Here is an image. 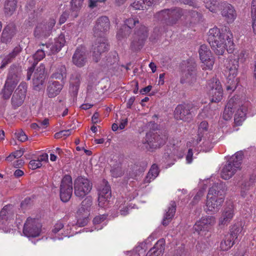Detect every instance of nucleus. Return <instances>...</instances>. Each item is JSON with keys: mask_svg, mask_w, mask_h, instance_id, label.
Masks as SVG:
<instances>
[{"mask_svg": "<svg viewBox=\"0 0 256 256\" xmlns=\"http://www.w3.org/2000/svg\"><path fill=\"white\" fill-rule=\"evenodd\" d=\"M46 74L45 68L43 65L38 67L34 72L32 79L33 86L34 90H38L44 83Z\"/></svg>", "mask_w": 256, "mask_h": 256, "instance_id": "nucleus-19", "label": "nucleus"}, {"mask_svg": "<svg viewBox=\"0 0 256 256\" xmlns=\"http://www.w3.org/2000/svg\"><path fill=\"white\" fill-rule=\"evenodd\" d=\"M225 190L226 186L223 182H217L210 188L208 194H212L213 198H220L224 201Z\"/></svg>", "mask_w": 256, "mask_h": 256, "instance_id": "nucleus-24", "label": "nucleus"}, {"mask_svg": "<svg viewBox=\"0 0 256 256\" xmlns=\"http://www.w3.org/2000/svg\"><path fill=\"white\" fill-rule=\"evenodd\" d=\"M27 91V84L26 82H21L14 92L12 98L11 102L12 107L16 109L20 106L24 102Z\"/></svg>", "mask_w": 256, "mask_h": 256, "instance_id": "nucleus-14", "label": "nucleus"}, {"mask_svg": "<svg viewBox=\"0 0 256 256\" xmlns=\"http://www.w3.org/2000/svg\"><path fill=\"white\" fill-rule=\"evenodd\" d=\"M66 42L64 34H60L58 38L54 39L53 44H46V48H50L52 54H56L59 52Z\"/></svg>", "mask_w": 256, "mask_h": 256, "instance_id": "nucleus-26", "label": "nucleus"}, {"mask_svg": "<svg viewBox=\"0 0 256 256\" xmlns=\"http://www.w3.org/2000/svg\"><path fill=\"white\" fill-rule=\"evenodd\" d=\"M208 93L211 98V102H220L222 98L223 90L222 89H212L208 90Z\"/></svg>", "mask_w": 256, "mask_h": 256, "instance_id": "nucleus-37", "label": "nucleus"}, {"mask_svg": "<svg viewBox=\"0 0 256 256\" xmlns=\"http://www.w3.org/2000/svg\"><path fill=\"white\" fill-rule=\"evenodd\" d=\"M212 195V194H208L206 207L209 212H216L220 210L224 201L220 198L217 199L213 198Z\"/></svg>", "mask_w": 256, "mask_h": 256, "instance_id": "nucleus-25", "label": "nucleus"}, {"mask_svg": "<svg viewBox=\"0 0 256 256\" xmlns=\"http://www.w3.org/2000/svg\"><path fill=\"white\" fill-rule=\"evenodd\" d=\"M159 170L156 164H153L148 172V176L152 174V178H156L159 174Z\"/></svg>", "mask_w": 256, "mask_h": 256, "instance_id": "nucleus-56", "label": "nucleus"}, {"mask_svg": "<svg viewBox=\"0 0 256 256\" xmlns=\"http://www.w3.org/2000/svg\"><path fill=\"white\" fill-rule=\"evenodd\" d=\"M242 226L241 224L236 223L232 226L230 230V233H228L227 234L230 235L231 238H233L234 240L238 238V236L242 232Z\"/></svg>", "mask_w": 256, "mask_h": 256, "instance_id": "nucleus-40", "label": "nucleus"}, {"mask_svg": "<svg viewBox=\"0 0 256 256\" xmlns=\"http://www.w3.org/2000/svg\"><path fill=\"white\" fill-rule=\"evenodd\" d=\"M194 106L191 104H178L174 111V116L177 120H182L184 122H190L194 116Z\"/></svg>", "mask_w": 256, "mask_h": 256, "instance_id": "nucleus-7", "label": "nucleus"}, {"mask_svg": "<svg viewBox=\"0 0 256 256\" xmlns=\"http://www.w3.org/2000/svg\"><path fill=\"white\" fill-rule=\"evenodd\" d=\"M42 164L38 160H32L29 162V168L32 170H36L42 166Z\"/></svg>", "mask_w": 256, "mask_h": 256, "instance_id": "nucleus-60", "label": "nucleus"}, {"mask_svg": "<svg viewBox=\"0 0 256 256\" xmlns=\"http://www.w3.org/2000/svg\"><path fill=\"white\" fill-rule=\"evenodd\" d=\"M110 198H107L106 196L98 195V202L99 206L106 208L108 207L109 199Z\"/></svg>", "mask_w": 256, "mask_h": 256, "instance_id": "nucleus-48", "label": "nucleus"}, {"mask_svg": "<svg viewBox=\"0 0 256 256\" xmlns=\"http://www.w3.org/2000/svg\"><path fill=\"white\" fill-rule=\"evenodd\" d=\"M110 22L107 16H101L97 18L93 28V34L96 38H105L104 36L108 32Z\"/></svg>", "mask_w": 256, "mask_h": 256, "instance_id": "nucleus-9", "label": "nucleus"}, {"mask_svg": "<svg viewBox=\"0 0 256 256\" xmlns=\"http://www.w3.org/2000/svg\"><path fill=\"white\" fill-rule=\"evenodd\" d=\"M176 202L174 201H171L162 221V224L164 226H167L174 217L176 211Z\"/></svg>", "mask_w": 256, "mask_h": 256, "instance_id": "nucleus-32", "label": "nucleus"}, {"mask_svg": "<svg viewBox=\"0 0 256 256\" xmlns=\"http://www.w3.org/2000/svg\"><path fill=\"white\" fill-rule=\"evenodd\" d=\"M188 13L194 22H199L202 20V16L200 12L196 10H191L189 11Z\"/></svg>", "mask_w": 256, "mask_h": 256, "instance_id": "nucleus-49", "label": "nucleus"}, {"mask_svg": "<svg viewBox=\"0 0 256 256\" xmlns=\"http://www.w3.org/2000/svg\"><path fill=\"white\" fill-rule=\"evenodd\" d=\"M256 176L250 175L248 178L242 179L238 184L240 189V195L244 198L248 194L249 190L254 186Z\"/></svg>", "mask_w": 256, "mask_h": 256, "instance_id": "nucleus-21", "label": "nucleus"}, {"mask_svg": "<svg viewBox=\"0 0 256 256\" xmlns=\"http://www.w3.org/2000/svg\"><path fill=\"white\" fill-rule=\"evenodd\" d=\"M50 70L52 72L54 71L50 76V80H60V82L64 83L67 76L65 66L58 64H53L51 66Z\"/></svg>", "mask_w": 256, "mask_h": 256, "instance_id": "nucleus-17", "label": "nucleus"}, {"mask_svg": "<svg viewBox=\"0 0 256 256\" xmlns=\"http://www.w3.org/2000/svg\"><path fill=\"white\" fill-rule=\"evenodd\" d=\"M183 10L176 7L172 8L164 9L156 14L158 18L168 26L176 24L183 16Z\"/></svg>", "mask_w": 256, "mask_h": 256, "instance_id": "nucleus-4", "label": "nucleus"}, {"mask_svg": "<svg viewBox=\"0 0 256 256\" xmlns=\"http://www.w3.org/2000/svg\"><path fill=\"white\" fill-rule=\"evenodd\" d=\"M110 173L112 177L117 178L122 176L124 174V172L121 166H118L111 168Z\"/></svg>", "mask_w": 256, "mask_h": 256, "instance_id": "nucleus-47", "label": "nucleus"}, {"mask_svg": "<svg viewBox=\"0 0 256 256\" xmlns=\"http://www.w3.org/2000/svg\"><path fill=\"white\" fill-rule=\"evenodd\" d=\"M16 0H6L4 4V14L12 16L16 8Z\"/></svg>", "mask_w": 256, "mask_h": 256, "instance_id": "nucleus-36", "label": "nucleus"}, {"mask_svg": "<svg viewBox=\"0 0 256 256\" xmlns=\"http://www.w3.org/2000/svg\"><path fill=\"white\" fill-rule=\"evenodd\" d=\"M24 150H18L16 152H12L11 154H10L6 158V160H12V158H20L24 154Z\"/></svg>", "mask_w": 256, "mask_h": 256, "instance_id": "nucleus-58", "label": "nucleus"}, {"mask_svg": "<svg viewBox=\"0 0 256 256\" xmlns=\"http://www.w3.org/2000/svg\"><path fill=\"white\" fill-rule=\"evenodd\" d=\"M74 193L76 196L82 198L92 188V184L84 176H78L74 181Z\"/></svg>", "mask_w": 256, "mask_h": 256, "instance_id": "nucleus-6", "label": "nucleus"}, {"mask_svg": "<svg viewBox=\"0 0 256 256\" xmlns=\"http://www.w3.org/2000/svg\"><path fill=\"white\" fill-rule=\"evenodd\" d=\"M108 50L107 40L105 38H97L92 48V60L96 62H98L102 54Z\"/></svg>", "mask_w": 256, "mask_h": 256, "instance_id": "nucleus-8", "label": "nucleus"}, {"mask_svg": "<svg viewBox=\"0 0 256 256\" xmlns=\"http://www.w3.org/2000/svg\"><path fill=\"white\" fill-rule=\"evenodd\" d=\"M208 42L212 50L218 56L223 55L226 49L228 53L232 52V35L226 29L225 31H220L217 28H210L208 32Z\"/></svg>", "mask_w": 256, "mask_h": 256, "instance_id": "nucleus-1", "label": "nucleus"}, {"mask_svg": "<svg viewBox=\"0 0 256 256\" xmlns=\"http://www.w3.org/2000/svg\"><path fill=\"white\" fill-rule=\"evenodd\" d=\"M107 217V215L102 214L96 216L93 220V222L94 224H99L104 222Z\"/></svg>", "mask_w": 256, "mask_h": 256, "instance_id": "nucleus-63", "label": "nucleus"}, {"mask_svg": "<svg viewBox=\"0 0 256 256\" xmlns=\"http://www.w3.org/2000/svg\"><path fill=\"white\" fill-rule=\"evenodd\" d=\"M17 32L16 26L14 22L8 24L4 28L0 38V42L10 43Z\"/></svg>", "mask_w": 256, "mask_h": 256, "instance_id": "nucleus-18", "label": "nucleus"}, {"mask_svg": "<svg viewBox=\"0 0 256 256\" xmlns=\"http://www.w3.org/2000/svg\"><path fill=\"white\" fill-rule=\"evenodd\" d=\"M84 0H72L70 4V17L72 18H76L82 10Z\"/></svg>", "mask_w": 256, "mask_h": 256, "instance_id": "nucleus-34", "label": "nucleus"}, {"mask_svg": "<svg viewBox=\"0 0 256 256\" xmlns=\"http://www.w3.org/2000/svg\"><path fill=\"white\" fill-rule=\"evenodd\" d=\"M56 22L54 19L50 18L46 22L38 24L34 29V36L40 39L47 38L50 35Z\"/></svg>", "mask_w": 256, "mask_h": 256, "instance_id": "nucleus-12", "label": "nucleus"}, {"mask_svg": "<svg viewBox=\"0 0 256 256\" xmlns=\"http://www.w3.org/2000/svg\"><path fill=\"white\" fill-rule=\"evenodd\" d=\"M42 226L38 220L28 217L24 226L23 232L28 237L35 238L40 235Z\"/></svg>", "mask_w": 256, "mask_h": 256, "instance_id": "nucleus-10", "label": "nucleus"}, {"mask_svg": "<svg viewBox=\"0 0 256 256\" xmlns=\"http://www.w3.org/2000/svg\"><path fill=\"white\" fill-rule=\"evenodd\" d=\"M45 56L46 54L44 50H38L33 55L35 65L37 64L38 62L42 60L45 57Z\"/></svg>", "mask_w": 256, "mask_h": 256, "instance_id": "nucleus-50", "label": "nucleus"}, {"mask_svg": "<svg viewBox=\"0 0 256 256\" xmlns=\"http://www.w3.org/2000/svg\"><path fill=\"white\" fill-rule=\"evenodd\" d=\"M72 193V182L70 176L65 175L61 180L60 190V200L64 202H68Z\"/></svg>", "mask_w": 256, "mask_h": 256, "instance_id": "nucleus-11", "label": "nucleus"}, {"mask_svg": "<svg viewBox=\"0 0 256 256\" xmlns=\"http://www.w3.org/2000/svg\"><path fill=\"white\" fill-rule=\"evenodd\" d=\"M205 6L212 12H215L218 4L217 0H204Z\"/></svg>", "mask_w": 256, "mask_h": 256, "instance_id": "nucleus-45", "label": "nucleus"}, {"mask_svg": "<svg viewBox=\"0 0 256 256\" xmlns=\"http://www.w3.org/2000/svg\"><path fill=\"white\" fill-rule=\"evenodd\" d=\"M81 80V74L78 72H74L71 75L70 78V88L76 94L78 92Z\"/></svg>", "mask_w": 256, "mask_h": 256, "instance_id": "nucleus-35", "label": "nucleus"}, {"mask_svg": "<svg viewBox=\"0 0 256 256\" xmlns=\"http://www.w3.org/2000/svg\"><path fill=\"white\" fill-rule=\"evenodd\" d=\"M234 240L231 238L230 235L226 234L222 240L220 244V248L222 250H228L234 244Z\"/></svg>", "mask_w": 256, "mask_h": 256, "instance_id": "nucleus-38", "label": "nucleus"}, {"mask_svg": "<svg viewBox=\"0 0 256 256\" xmlns=\"http://www.w3.org/2000/svg\"><path fill=\"white\" fill-rule=\"evenodd\" d=\"M12 205L5 206L0 212V224L8 225L10 220L14 216V213L11 210Z\"/></svg>", "mask_w": 256, "mask_h": 256, "instance_id": "nucleus-27", "label": "nucleus"}, {"mask_svg": "<svg viewBox=\"0 0 256 256\" xmlns=\"http://www.w3.org/2000/svg\"><path fill=\"white\" fill-rule=\"evenodd\" d=\"M236 98L234 97L230 98L224 110L222 118L226 120H228L232 118L234 110L236 109L240 104H238Z\"/></svg>", "mask_w": 256, "mask_h": 256, "instance_id": "nucleus-23", "label": "nucleus"}, {"mask_svg": "<svg viewBox=\"0 0 256 256\" xmlns=\"http://www.w3.org/2000/svg\"><path fill=\"white\" fill-rule=\"evenodd\" d=\"M239 62L238 60H234L230 64L229 74L228 77L235 78L237 76L238 68L239 67Z\"/></svg>", "mask_w": 256, "mask_h": 256, "instance_id": "nucleus-41", "label": "nucleus"}, {"mask_svg": "<svg viewBox=\"0 0 256 256\" xmlns=\"http://www.w3.org/2000/svg\"><path fill=\"white\" fill-rule=\"evenodd\" d=\"M70 16V10H66L60 16L59 20V23L60 24H62L64 23L66 20L67 18Z\"/></svg>", "mask_w": 256, "mask_h": 256, "instance_id": "nucleus-61", "label": "nucleus"}, {"mask_svg": "<svg viewBox=\"0 0 256 256\" xmlns=\"http://www.w3.org/2000/svg\"><path fill=\"white\" fill-rule=\"evenodd\" d=\"M240 108L238 109L236 114L240 115L241 120H245L247 112V108L244 106H239Z\"/></svg>", "mask_w": 256, "mask_h": 256, "instance_id": "nucleus-55", "label": "nucleus"}, {"mask_svg": "<svg viewBox=\"0 0 256 256\" xmlns=\"http://www.w3.org/2000/svg\"><path fill=\"white\" fill-rule=\"evenodd\" d=\"M16 87V86L14 85L5 82L4 86L0 92L2 98L4 100H8Z\"/></svg>", "mask_w": 256, "mask_h": 256, "instance_id": "nucleus-39", "label": "nucleus"}, {"mask_svg": "<svg viewBox=\"0 0 256 256\" xmlns=\"http://www.w3.org/2000/svg\"><path fill=\"white\" fill-rule=\"evenodd\" d=\"M118 58L115 54H109L106 58V64L108 66L112 65L118 62Z\"/></svg>", "mask_w": 256, "mask_h": 256, "instance_id": "nucleus-59", "label": "nucleus"}, {"mask_svg": "<svg viewBox=\"0 0 256 256\" xmlns=\"http://www.w3.org/2000/svg\"><path fill=\"white\" fill-rule=\"evenodd\" d=\"M194 229L196 231L198 232H200L202 230H207L208 231V229L207 228V227L205 224H204V222L202 221V219L201 218L200 220L199 221H198L194 225Z\"/></svg>", "mask_w": 256, "mask_h": 256, "instance_id": "nucleus-51", "label": "nucleus"}, {"mask_svg": "<svg viewBox=\"0 0 256 256\" xmlns=\"http://www.w3.org/2000/svg\"><path fill=\"white\" fill-rule=\"evenodd\" d=\"M234 216V208L232 205H229L224 210L219 220V225H228Z\"/></svg>", "mask_w": 256, "mask_h": 256, "instance_id": "nucleus-29", "label": "nucleus"}, {"mask_svg": "<svg viewBox=\"0 0 256 256\" xmlns=\"http://www.w3.org/2000/svg\"><path fill=\"white\" fill-rule=\"evenodd\" d=\"M222 14L228 23L232 22L236 17V13L234 7L229 4H226L224 6Z\"/></svg>", "mask_w": 256, "mask_h": 256, "instance_id": "nucleus-30", "label": "nucleus"}, {"mask_svg": "<svg viewBox=\"0 0 256 256\" xmlns=\"http://www.w3.org/2000/svg\"><path fill=\"white\" fill-rule=\"evenodd\" d=\"M164 240L162 238L159 240L148 252L146 256H160L164 250Z\"/></svg>", "mask_w": 256, "mask_h": 256, "instance_id": "nucleus-33", "label": "nucleus"}, {"mask_svg": "<svg viewBox=\"0 0 256 256\" xmlns=\"http://www.w3.org/2000/svg\"><path fill=\"white\" fill-rule=\"evenodd\" d=\"M168 139L165 132H160L147 134L146 138L143 140L144 146L149 151L160 148L164 145Z\"/></svg>", "mask_w": 256, "mask_h": 256, "instance_id": "nucleus-5", "label": "nucleus"}, {"mask_svg": "<svg viewBox=\"0 0 256 256\" xmlns=\"http://www.w3.org/2000/svg\"><path fill=\"white\" fill-rule=\"evenodd\" d=\"M133 32L130 48L132 51L138 52L144 46L148 38L149 30L148 28L140 23L138 18V22L133 28Z\"/></svg>", "mask_w": 256, "mask_h": 256, "instance_id": "nucleus-2", "label": "nucleus"}, {"mask_svg": "<svg viewBox=\"0 0 256 256\" xmlns=\"http://www.w3.org/2000/svg\"><path fill=\"white\" fill-rule=\"evenodd\" d=\"M198 52L200 59L205 66L202 69L212 70L214 63V58L208 46L205 44L202 45Z\"/></svg>", "mask_w": 256, "mask_h": 256, "instance_id": "nucleus-15", "label": "nucleus"}, {"mask_svg": "<svg viewBox=\"0 0 256 256\" xmlns=\"http://www.w3.org/2000/svg\"><path fill=\"white\" fill-rule=\"evenodd\" d=\"M208 122L204 120L200 122L198 129V134L200 138V136H202V132L208 131Z\"/></svg>", "mask_w": 256, "mask_h": 256, "instance_id": "nucleus-53", "label": "nucleus"}, {"mask_svg": "<svg viewBox=\"0 0 256 256\" xmlns=\"http://www.w3.org/2000/svg\"><path fill=\"white\" fill-rule=\"evenodd\" d=\"M87 56L84 48H78L73 56L72 62L78 67L83 66L86 62Z\"/></svg>", "mask_w": 256, "mask_h": 256, "instance_id": "nucleus-22", "label": "nucleus"}, {"mask_svg": "<svg viewBox=\"0 0 256 256\" xmlns=\"http://www.w3.org/2000/svg\"><path fill=\"white\" fill-rule=\"evenodd\" d=\"M243 157L242 152H238L231 156L222 168L221 176L224 180H229L240 168Z\"/></svg>", "mask_w": 256, "mask_h": 256, "instance_id": "nucleus-3", "label": "nucleus"}, {"mask_svg": "<svg viewBox=\"0 0 256 256\" xmlns=\"http://www.w3.org/2000/svg\"><path fill=\"white\" fill-rule=\"evenodd\" d=\"M130 6L136 10L146 9V6L144 5L142 0H136Z\"/></svg>", "mask_w": 256, "mask_h": 256, "instance_id": "nucleus-57", "label": "nucleus"}, {"mask_svg": "<svg viewBox=\"0 0 256 256\" xmlns=\"http://www.w3.org/2000/svg\"><path fill=\"white\" fill-rule=\"evenodd\" d=\"M138 22L137 18H130L124 21V24L118 29L116 32V38L120 40L126 38L132 33L136 24Z\"/></svg>", "mask_w": 256, "mask_h": 256, "instance_id": "nucleus-13", "label": "nucleus"}, {"mask_svg": "<svg viewBox=\"0 0 256 256\" xmlns=\"http://www.w3.org/2000/svg\"><path fill=\"white\" fill-rule=\"evenodd\" d=\"M196 65L195 62H188L186 66V82L192 83L196 80Z\"/></svg>", "mask_w": 256, "mask_h": 256, "instance_id": "nucleus-31", "label": "nucleus"}, {"mask_svg": "<svg viewBox=\"0 0 256 256\" xmlns=\"http://www.w3.org/2000/svg\"><path fill=\"white\" fill-rule=\"evenodd\" d=\"M64 83L54 80H50L48 83L46 94L48 98H52L58 96L63 88Z\"/></svg>", "mask_w": 256, "mask_h": 256, "instance_id": "nucleus-20", "label": "nucleus"}, {"mask_svg": "<svg viewBox=\"0 0 256 256\" xmlns=\"http://www.w3.org/2000/svg\"><path fill=\"white\" fill-rule=\"evenodd\" d=\"M104 187L100 190L99 195L104 196H107V198L111 197V190L110 186L108 184V182L105 180H103L102 182Z\"/></svg>", "mask_w": 256, "mask_h": 256, "instance_id": "nucleus-43", "label": "nucleus"}, {"mask_svg": "<svg viewBox=\"0 0 256 256\" xmlns=\"http://www.w3.org/2000/svg\"><path fill=\"white\" fill-rule=\"evenodd\" d=\"M238 84V78L228 77L226 83V90L233 92L236 88Z\"/></svg>", "mask_w": 256, "mask_h": 256, "instance_id": "nucleus-42", "label": "nucleus"}, {"mask_svg": "<svg viewBox=\"0 0 256 256\" xmlns=\"http://www.w3.org/2000/svg\"><path fill=\"white\" fill-rule=\"evenodd\" d=\"M22 68L18 64H13L9 68L6 82L16 86L20 80Z\"/></svg>", "mask_w": 256, "mask_h": 256, "instance_id": "nucleus-16", "label": "nucleus"}, {"mask_svg": "<svg viewBox=\"0 0 256 256\" xmlns=\"http://www.w3.org/2000/svg\"><path fill=\"white\" fill-rule=\"evenodd\" d=\"M215 88H216V89H218H218H222L220 80L216 78H213L208 80L207 88L208 90H210L212 89H215Z\"/></svg>", "mask_w": 256, "mask_h": 256, "instance_id": "nucleus-44", "label": "nucleus"}, {"mask_svg": "<svg viewBox=\"0 0 256 256\" xmlns=\"http://www.w3.org/2000/svg\"><path fill=\"white\" fill-rule=\"evenodd\" d=\"M92 204V198L90 196L86 197L81 203V208L79 210L84 212L85 210H88Z\"/></svg>", "mask_w": 256, "mask_h": 256, "instance_id": "nucleus-46", "label": "nucleus"}, {"mask_svg": "<svg viewBox=\"0 0 256 256\" xmlns=\"http://www.w3.org/2000/svg\"><path fill=\"white\" fill-rule=\"evenodd\" d=\"M22 48L20 46H16L9 54L4 56L1 62L0 68L4 69L6 66L13 62L15 58L20 54Z\"/></svg>", "mask_w": 256, "mask_h": 256, "instance_id": "nucleus-28", "label": "nucleus"}, {"mask_svg": "<svg viewBox=\"0 0 256 256\" xmlns=\"http://www.w3.org/2000/svg\"><path fill=\"white\" fill-rule=\"evenodd\" d=\"M88 217L86 216L82 218H78L77 220L76 224L80 227H82L87 224L88 222Z\"/></svg>", "mask_w": 256, "mask_h": 256, "instance_id": "nucleus-62", "label": "nucleus"}, {"mask_svg": "<svg viewBox=\"0 0 256 256\" xmlns=\"http://www.w3.org/2000/svg\"><path fill=\"white\" fill-rule=\"evenodd\" d=\"M72 130V129H68L66 130H61L54 134V138H60L64 136L67 137L71 134Z\"/></svg>", "mask_w": 256, "mask_h": 256, "instance_id": "nucleus-54", "label": "nucleus"}, {"mask_svg": "<svg viewBox=\"0 0 256 256\" xmlns=\"http://www.w3.org/2000/svg\"><path fill=\"white\" fill-rule=\"evenodd\" d=\"M202 219L205 226H206L208 230H209L210 226L214 225L216 222L215 218L213 216H208L206 218H202Z\"/></svg>", "mask_w": 256, "mask_h": 256, "instance_id": "nucleus-52", "label": "nucleus"}, {"mask_svg": "<svg viewBox=\"0 0 256 256\" xmlns=\"http://www.w3.org/2000/svg\"><path fill=\"white\" fill-rule=\"evenodd\" d=\"M16 138L20 141L22 142H25L28 139L27 136L23 131H20L16 133Z\"/></svg>", "mask_w": 256, "mask_h": 256, "instance_id": "nucleus-64", "label": "nucleus"}]
</instances>
